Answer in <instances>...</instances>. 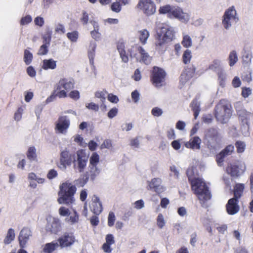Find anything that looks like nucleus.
Listing matches in <instances>:
<instances>
[{"mask_svg":"<svg viewBox=\"0 0 253 253\" xmlns=\"http://www.w3.org/2000/svg\"><path fill=\"white\" fill-rule=\"evenodd\" d=\"M66 220L72 224H75L79 221V215L77 214V212L75 211L69 217L66 219Z\"/></svg>","mask_w":253,"mask_h":253,"instance_id":"43","label":"nucleus"},{"mask_svg":"<svg viewBox=\"0 0 253 253\" xmlns=\"http://www.w3.org/2000/svg\"><path fill=\"white\" fill-rule=\"evenodd\" d=\"M59 247L58 243H50L45 245L43 251L45 253H51Z\"/></svg>","mask_w":253,"mask_h":253,"instance_id":"32","label":"nucleus"},{"mask_svg":"<svg viewBox=\"0 0 253 253\" xmlns=\"http://www.w3.org/2000/svg\"><path fill=\"white\" fill-rule=\"evenodd\" d=\"M218 76V80L220 86L224 87L225 85L226 74L222 70L217 73Z\"/></svg>","mask_w":253,"mask_h":253,"instance_id":"44","label":"nucleus"},{"mask_svg":"<svg viewBox=\"0 0 253 253\" xmlns=\"http://www.w3.org/2000/svg\"><path fill=\"white\" fill-rule=\"evenodd\" d=\"M50 41V38H49L48 40L46 38H44V43L41 45L40 47V49L38 51V54L40 55H46L48 51V46L49 45Z\"/></svg>","mask_w":253,"mask_h":253,"instance_id":"29","label":"nucleus"},{"mask_svg":"<svg viewBox=\"0 0 253 253\" xmlns=\"http://www.w3.org/2000/svg\"><path fill=\"white\" fill-rule=\"evenodd\" d=\"M32 236V232L30 228L23 227L19 233L18 241L20 247L22 248L26 247V244Z\"/></svg>","mask_w":253,"mask_h":253,"instance_id":"12","label":"nucleus"},{"mask_svg":"<svg viewBox=\"0 0 253 253\" xmlns=\"http://www.w3.org/2000/svg\"><path fill=\"white\" fill-rule=\"evenodd\" d=\"M60 246L62 248L68 247L72 245L75 242V238L71 233H65L58 240Z\"/></svg>","mask_w":253,"mask_h":253,"instance_id":"14","label":"nucleus"},{"mask_svg":"<svg viewBox=\"0 0 253 253\" xmlns=\"http://www.w3.org/2000/svg\"><path fill=\"white\" fill-rule=\"evenodd\" d=\"M33 55L27 49H25L24 53V61L26 65H29L32 61Z\"/></svg>","mask_w":253,"mask_h":253,"instance_id":"39","label":"nucleus"},{"mask_svg":"<svg viewBox=\"0 0 253 253\" xmlns=\"http://www.w3.org/2000/svg\"><path fill=\"white\" fill-rule=\"evenodd\" d=\"M69 96L72 99L77 100L80 98V93L77 90H73L69 93Z\"/></svg>","mask_w":253,"mask_h":253,"instance_id":"54","label":"nucleus"},{"mask_svg":"<svg viewBox=\"0 0 253 253\" xmlns=\"http://www.w3.org/2000/svg\"><path fill=\"white\" fill-rule=\"evenodd\" d=\"M166 75V72L163 69L154 67L151 77L153 84L157 87L162 86L165 84Z\"/></svg>","mask_w":253,"mask_h":253,"instance_id":"7","label":"nucleus"},{"mask_svg":"<svg viewBox=\"0 0 253 253\" xmlns=\"http://www.w3.org/2000/svg\"><path fill=\"white\" fill-rule=\"evenodd\" d=\"M231 108L232 107L230 102L225 99L220 100L216 106V110L219 111H230Z\"/></svg>","mask_w":253,"mask_h":253,"instance_id":"27","label":"nucleus"},{"mask_svg":"<svg viewBox=\"0 0 253 253\" xmlns=\"http://www.w3.org/2000/svg\"><path fill=\"white\" fill-rule=\"evenodd\" d=\"M214 115L217 121L222 124L226 123L231 116L230 112H215Z\"/></svg>","mask_w":253,"mask_h":253,"instance_id":"23","label":"nucleus"},{"mask_svg":"<svg viewBox=\"0 0 253 253\" xmlns=\"http://www.w3.org/2000/svg\"><path fill=\"white\" fill-rule=\"evenodd\" d=\"M92 201V202L90 206L91 211L96 215H99L103 210L102 204L99 198L96 195H93Z\"/></svg>","mask_w":253,"mask_h":253,"instance_id":"19","label":"nucleus"},{"mask_svg":"<svg viewBox=\"0 0 253 253\" xmlns=\"http://www.w3.org/2000/svg\"><path fill=\"white\" fill-rule=\"evenodd\" d=\"M99 30H92L90 32V34L92 38L96 41L99 40L101 37V34L98 32Z\"/></svg>","mask_w":253,"mask_h":253,"instance_id":"58","label":"nucleus"},{"mask_svg":"<svg viewBox=\"0 0 253 253\" xmlns=\"http://www.w3.org/2000/svg\"><path fill=\"white\" fill-rule=\"evenodd\" d=\"M69 125V120L65 116L61 117L59 118L58 122L56 125L55 129L58 132L65 134Z\"/></svg>","mask_w":253,"mask_h":253,"instance_id":"17","label":"nucleus"},{"mask_svg":"<svg viewBox=\"0 0 253 253\" xmlns=\"http://www.w3.org/2000/svg\"><path fill=\"white\" fill-rule=\"evenodd\" d=\"M241 129L243 135L245 136H248L250 135L249 127L248 125H243Z\"/></svg>","mask_w":253,"mask_h":253,"instance_id":"57","label":"nucleus"},{"mask_svg":"<svg viewBox=\"0 0 253 253\" xmlns=\"http://www.w3.org/2000/svg\"><path fill=\"white\" fill-rule=\"evenodd\" d=\"M99 156L96 153H93L89 159V166H97L99 163Z\"/></svg>","mask_w":253,"mask_h":253,"instance_id":"41","label":"nucleus"},{"mask_svg":"<svg viewBox=\"0 0 253 253\" xmlns=\"http://www.w3.org/2000/svg\"><path fill=\"white\" fill-rule=\"evenodd\" d=\"M238 21V18L237 17L236 11L234 6L230 7L225 11L222 24L226 29H229L232 24L236 23Z\"/></svg>","mask_w":253,"mask_h":253,"instance_id":"6","label":"nucleus"},{"mask_svg":"<svg viewBox=\"0 0 253 253\" xmlns=\"http://www.w3.org/2000/svg\"><path fill=\"white\" fill-rule=\"evenodd\" d=\"M175 7H172L169 5H166L160 7L159 12L162 14H168V16L170 18H172V11L174 10Z\"/></svg>","mask_w":253,"mask_h":253,"instance_id":"35","label":"nucleus"},{"mask_svg":"<svg viewBox=\"0 0 253 253\" xmlns=\"http://www.w3.org/2000/svg\"><path fill=\"white\" fill-rule=\"evenodd\" d=\"M192 58V54L191 50L186 49L182 55L183 62L184 64H186L189 63Z\"/></svg>","mask_w":253,"mask_h":253,"instance_id":"42","label":"nucleus"},{"mask_svg":"<svg viewBox=\"0 0 253 253\" xmlns=\"http://www.w3.org/2000/svg\"><path fill=\"white\" fill-rule=\"evenodd\" d=\"M201 144V139L198 136H194L189 141L185 142L184 145L187 148L199 150L200 149Z\"/></svg>","mask_w":253,"mask_h":253,"instance_id":"22","label":"nucleus"},{"mask_svg":"<svg viewBox=\"0 0 253 253\" xmlns=\"http://www.w3.org/2000/svg\"><path fill=\"white\" fill-rule=\"evenodd\" d=\"M205 138L208 147L211 151H214L218 147L221 136L216 128L211 127L207 129L205 132Z\"/></svg>","mask_w":253,"mask_h":253,"instance_id":"4","label":"nucleus"},{"mask_svg":"<svg viewBox=\"0 0 253 253\" xmlns=\"http://www.w3.org/2000/svg\"><path fill=\"white\" fill-rule=\"evenodd\" d=\"M116 220L115 214L113 212H110L108 217V225L109 227H112L114 224Z\"/></svg>","mask_w":253,"mask_h":253,"instance_id":"50","label":"nucleus"},{"mask_svg":"<svg viewBox=\"0 0 253 253\" xmlns=\"http://www.w3.org/2000/svg\"><path fill=\"white\" fill-rule=\"evenodd\" d=\"M27 157L30 160H35L36 158V149L34 147L29 148L27 152Z\"/></svg>","mask_w":253,"mask_h":253,"instance_id":"45","label":"nucleus"},{"mask_svg":"<svg viewBox=\"0 0 253 253\" xmlns=\"http://www.w3.org/2000/svg\"><path fill=\"white\" fill-rule=\"evenodd\" d=\"M191 106L193 111H200V103L197 99L193 100L191 103Z\"/></svg>","mask_w":253,"mask_h":253,"instance_id":"52","label":"nucleus"},{"mask_svg":"<svg viewBox=\"0 0 253 253\" xmlns=\"http://www.w3.org/2000/svg\"><path fill=\"white\" fill-rule=\"evenodd\" d=\"M47 223L46 226V230L52 234H56L61 230V225L58 218L49 217L47 218Z\"/></svg>","mask_w":253,"mask_h":253,"instance_id":"9","label":"nucleus"},{"mask_svg":"<svg viewBox=\"0 0 253 253\" xmlns=\"http://www.w3.org/2000/svg\"><path fill=\"white\" fill-rule=\"evenodd\" d=\"M238 199L236 198L230 199L226 205V210L229 214H235L239 211V206L238 205Z\"/></svg>","mask_w":253,"mask_h":253,"instance_id":"21","label":"nucleus"},{"mask_svg":"<svg viewBox=\"0 0 253 253\" xmlns=\"http://www.w3.org/2000/svg\"><path fill=\"white\" fill-rule=\"evenodd\" d=\"M32 21V18L30 15H27L23 17L21 20V24L25 25L29 23Z\"/></svg>","mask_w":253,"mask_h":253,"instance_id":"63","label":"nucleus"},{"mask_svg":"<svg viewBox=\"0 0 253 253\" xmlns=\"http://www.w3.org/2000/svg\"><path fill=\"white\" fill-rule=\"evenodd\" d=\"M149 36V32L146 29H142L138 31L137 32V36L139 41L143 44H145L147 43V40Z\"/></svg>","mask_w":253,"mask_h":253,"instance_id":"26","label":"nucleus"},{"mask_svg":"<svg viewBox=\"0 0 253 253\" xmlns=\"http://www.w3.org/2000/svg\"><path fill=\"white\" fill-rule=\"evenodd\" d=\"M137 6L148 16L156 12L155 5L152 0H139Z\"/></svg>","mask_w":253,"mask_h":253,"instance_id":"8","label":"nucleus"},{"mask_svg":"<svg viewBox=\"0 0 253 253\" xmlns=\"http://www.w3.org/2000/svg\"><path fill=\"white\" fill-rule=\"evenodd\" d=\"M57 172L54 169H50L47 174V177L49 179H52L57 176Z\"/></svg>","mask_w":253,"mask_h":253,"instance_id":"56","label":"nucleus"},{"mask_svg":"<svg viewBox=\"0 0 253 253\" xmlns=\"http://www.w3.org/2000/svg\"><path fill=\"white\" fill-rule=\"evenodd\" d=\"M234 147L232 145H228L216 156V161L219 166H222L225 158L231 155L234 152Z\"/></svg>","mask_w":253,"mask_h":253,"instance_id":"13","label":"nucleus"},{"mask_svg":"<svg viewBox=\"0 0 253 253\" xmlns=\"http://www.w3.org/2000/svg\"><path fill=\"white\" fill-rule=\"evenodd\" d=\"M108 93L106 90H103L101 91H97L95 92V96L97 98H100L102 103L100 106L101 110H104L106 109V103H107L106 101V97L107 96Z\"/></svg>","mask_w":253,"mask_h":253,"instance_id":"25","label":"nucleus"},{"mask_svg":"<svg viewBox=\"0 0 253 253\" xmlns=\"http://www.w3.org/2000/svg\"><path fill=\"white\" fill-rule=\"evenodd\" d=\"M100 172V169L97 166H89L88 170L83 175L82 186L85 184L89 178L91 180L93 181L99 175Z\"/></svg>","mask_w":253,"mask_h":253,"instance_id":"10","label":"nucleus"},{"mask_svg":"<svg viewBox=\"0 0 253 253\" xmlns=\"http://www.w3.org/2000/svg\"><path fill=\"white\" fill-rule=\"evenodd\" d=\"M86 107L89 110L96 111L98 109V106L93 102L86 104Z\"/></svg>","mask_w":253,"mask_h":253,"instance_id":"64","label":"nucleus"},{"mask_svg":"<svg viewBox=\"0 0 253 253\" xmlns=\"http://www.w3.org/2000/svg\"><path fill=\"white\" fill-rule=\"evenodd\" d=\"M221 61L219 60H214L212 63L209 65V69L212 70L218 73L220 71L222 70L220 67Z\"/></svg>","mask_w":253,"mask_h":253,"instance_id":"34","label":"nucleus"},{"mask_svg":"<svg viewBox=\"0 0 253 253\" xmlns=\"http://www.w3.org/2000/svg\"><path fill=\"white\" fill-rule=\"evenodd\" d=\"M244 185L243 184H237L234 187V197L233 198L239 199L242 196Z\"/></svg>","mask_w":253,"mask_h":253,"instance_id":"33","label":"nucleus"},{"mask_svg":"<svg viewBox=\"0 0 253 253\" xmlns=\"http://www.w3.org/2000/svg\"><path fill=\"white\" fill-rule=\"evenodd\" d=\"M191 185L192 191L197 196L202 207H205V203L211 197L209 187L203 179L199 177L195 179Z\"/></svg>","mask_w":253,"mask_h":253,"instance_id":"1","label":"nucleus"},{"mask_svg":"<svg viewBox=\"0 0 253 253\" xmlns=\"http://www.w3.org/2000/svg\"><path fill=\"white\" fill-rule=\"evenodd\" d=\"M246 169V165L244 163L240 164L239 165L229 164L226 168V172L231 176L237 177L241 173H244Z\"/></svg>","mask_w":253,"mask_h":253,"instance_id":"11","label":"nucleus"},{"mask_svg":"<svg viewBox=\"0 0 253 253\" xmlns=\"http://www.w3.org/2000/svg\"><path fill=\"white\" fill-rule=\"evenodd\" d=\"M111 9L112 11L118 13L121 10V6L118 0L113 2L111 6Z\"/></svg>","mask_w":253,"mask_h":253,"instance_id":"51","label":"nucleus"},{"mask_svg":"<svg viewBox=\"0 0 253 253\" xmlns=\"http://www.w3.org/2000/svg\"><path fill=\"white\" fill-rule=\"evenodd\" d=\"M140 54V57L136 56L137 61L140 62H143L145 64H149L151 62V57L145 49L139 45H135L133 47Z\"/></svg>","mask_w":253,"mask_h":253,"instance_id":"16","label":"nucleus"},{"mask_svg":"<svg viewBox=\"0 0 253 253\" xmlns=\"http://www.w3.org/2000/svg\"><path fill=\"white\" fill-rule=\"evenodd\" d=\"M69 151L66 150L63 151L61 153L60 163L58 167L62 170H65L66 169L67 166H69L71 164V160L69 157Z\"/></svg>","mask_w":253,"mask_h":253,"instance_id":"20","label":"nucleus"},{"mask_svg":"<svg viewBox=\"0 0 253 253\" xmlns=\"http://www.w3.org/2000/svg\"><path fill=\"white\" fill-rule=\"evenodd\" d=\"M96 47V44L94 42H91L90 43L88 51V56L89 59V62L90 64H93V59L95 56V50Z\"/></svg>","mask_w":253,"mask_h":253,"instance_id":"31","label":"nucleus"},{"mask_svg":"<svg viewBox=\"0 0 253 253\" xmlns=\"http://www.w3.org/2000/svg\"><path fill=\"white\" fill-rule=\"evenodd\" d=\"M174 35V32L172 27L162 24L157 30L156 46H162L166 43L171 41Z\"/></svg>","mask_w":253,"mask_h":253,"instance_id":"3","label":"nucleus"},{"mask_svg":"<svg viewBox=\"0 0 253 253\" xmlns=\"http://www.w3.org/2000/svg\"><path fill=\"white\" fill-rule=\"evenodd\" d=\"M27 73L31 77H34L36 76V72L32 66H29L27 69Z\"/></svg>","mask_w":253,"mask_h":253,"instance_id":"61","label":"nucleus"},{"mask_svg":"<svg viewBox=\"0 0 253 253\" xmlns=\"http://www.w3.org/2000/svg\"><path fill=\"white\" fill-rule=\"evenodd\" d=\"M106 242L107 244L113 245L115 243L114 237L112 234H107L105 238Z\"/></svg>","mask_w":253,"mask_h":253,"instance_id":"60","label":"nucleus"},{"mask_svg":"<svg viewBox=\"0 0 253 253\" xmlns=\"http://www.w3.org/2000/svg\"><path fill=\"white\" fill-rule=\"evenodd\" d=\"M172 17L179 19L183 23H186L190 19V15L188 13L184 12L180 8L175 7L174 10L172 11Z\"/></svg>","mask_w":253,"mask_h":253,"instance_id":"18","label":"nucleus"},{"mask_svg":"<svg viewBox=\"0 0 253 253\" xmlns=\"http://www.w3.org/2000/svg\"><path fill=\"white\" fill-rule=\"evenodd\" d=\"M74 87V83L71 81H68L66 79L61 80L57 85L56 89L60 90L64 88L66 90H69Z\"/></svg>","mask_w":253,"mask_h":253,"instance_id":"24","label":"nucleus"},{"mask_svg":"<svg viewBox=\"0 0 253 253\" xmlns=\"http://www.w3.org/2000/svg\"><path fill=\"white\" fill-rule=\"evenodd\" d=\"M34 22L36 25L41 27L44 24V20L42 17L38 16L35 18Z\"/></svg>","mask_w":253,"mask_h":253,"instance_id":"62","label":"nucleus"},{"mask_svg":"<svg viewBox=\"0 0 253 253\" xmlns=\"http://www.w3.org/2000/svg\"><path fill=\"white\" fill-rule=\"evenodd\" d=\"M112 141L111 140L109 139H106L104 141L103 143L101 145V148L104 149V148H107V149H110L112 147Z\"/></svg>","mask_w":253,"mask_h":253,"instance_id":"53","label":"nucleus"},{"mask_svg":"<svg viewBox=\"0 0 253 253\" xmlns=\"http://www.w3.org/2000/svg\"><path fill=\"white\" fill-rule=\"evenodd\" d=\"M157 224L158 226L161 229L163 228L165 226V221L163 215L162 214L158 215L157 219Z\"/></svg>","mask_w":253,"mask_h":253,"instance_id":"49","label":"nucleus"},{"mask_svg":"<svg viewBox=\"0 0 253 253\" xmlns=\"http://www.w3.org/2000/svg\"><path fill=\"white\" fill-rule=\"evenodd\" d=\"M76 191L75 186L71 183H64L60 186L57 201L60 204L70 205L75 201L73 196Z\"/></svg>","mask_w":253,"mask_h":253,"instance_id":"2","label":"nucleus"},{"mask_svg":"<svg viewBox=\"0 0 253 253\" xmlns=\"http://www.w3.org/2000/svg\"><path fill=\"white\" fill-rule=\"evenodd\" d=\"M195 170L196 169L194 167L189 168L187 170L186 174L190 183H191L193 181H194L195 179L197 178L196 177Z\"/></svg>","mask_w":253,"mask_h":253,"instance_id":"36","label":"nucleus"},{"mask_svg":"<svg viewBox=\"0 0 253 253\" xmlns=\"http://www.w3.org/2000/svg\"><path fill=\"white\" fill-rule=\"evenodd\" d=\"M59 213L61 216H67L69 214V210L64 207H61L59 209Z\"/></svg>","mask_w":253,"mask_h":253,"instance_id":"59","label":"nucleus"},{"mask_svg":"<svg viewBox=\"0 0 253 253\" xmlns=\"http://www.w3.org/2000/svg\"><path fill=\"white\" fill-rule=\"evenodd\" d=\"M229 65L233 66L238 61V56L235 50L232 51L229 56Z\"/></svg>","mask_w":253,"mask_h":253,"instance_id":"38","label":"nucleus"},{"mask_svg":"<svg viewBox=\"0 0 253 253\" xmlns=\"http://www.w3.org/2000/svg\"><path fill=\"white\" fill-rule=\"evenodd\" d=\"M15 238L14 230L10 228L7 232V235L4 240V243L5 244H9L13 241Z\"/></svg>","mask_w":253,"mask_h":253,"instance_id":"37","label":"nucleus"},{"mask_svg":"<svg viewBox=\"0 0 253 253\" xmlns=\"http://www.w3.org/2000/svg\"><path fill=\"white\" fill-rule=\"evenodd\" d=\"M79 34L77 31H73L67 34L68 38L72 42H76L78 38Z\"/></svg>","mask_w":253,"mask_h":253,"instance_id":"46","label":"nucleus"},{"mask_svg":"<svg viewBox=\"0 0 253 253\" xmlns=\"http://www.w3.org/2000/svg\"><path fill=\"white\" fill-rule=\"evenodd\" d=\"M196 69V67L192 65V67L186 69L184 74L188 76V78H191L194 76Z\"/></svg>","mask_w":253,"mask_h":253,"instance_id":"48","label":"nucleus"},{"mask_svg":"<svg viewBox=\"0 0 253 253\" xmlns=\"http://www.w3.org/2000/svg\"><path fill=\"white\" fill-rule=\"evenodd\" d=\"M235 146L238 153H243L245 150L246 144L244 142L238 141L236 142Z\"/></svg>","mask_w":253,"mask_h":253,"instance_id":"47","label":"nucleus"},{"mask_svg":"<svg viewBox=\"0 0 253 253\" xmlns=\"http://www.w3.org/2000/svg\"><path fill=\"white\" fill-rule=\"evenodd\" d=\"M56 96L59 98L66 96V92L63 90H57L46 99V102H50L53 101Z\"/></svg>","mask_w":253,"mask_h":253,"instance_id":"30","label":"nucleus"},{"mask_svg":"<svg viewBox=\"0 0 253 253\" xmlns=\"http://www.w3.org/2000/svg\"><path fill=\"white\" fill-rule=\"evenodd\" d=\"M42 63V68L44 70L54 69L56 67V61L52 59H44Z\"/></svg>","mask_w":253,"mask_h":253,"instance_id":"28","label":"nucleus"},{"mask_svg":"<svg viewBox=\"0 0 253 253\" xmlns=\"http://www.w3.org/2000/svg\"><path fill=\"white\" fill-rule=\"evenodd\" d=\"M107 98L108 101L111 102L116 103L118 102V97L112 93H109L107 94Z\"/></svg>","mask_w":253,"mask_h":253,"instance_id":"55","label":"nucleus"},{"mask_svg":"<svg viewBox=\"0 0 253 253\" xmlns=\"http://www.w3.org/2000/svg\"><path fill=\"white\" fill-rule=\"evenodd\" d=\"M89 155L84 150H79L73 160V168L78 172H83L86 167Z\"/></svg>","mask_w":253,"mask_h":253,"instance_id":"5","label":"nucleus"},{"mask_svg":"<svg viewBox=\"0 0 253 253\" xmlns=\"http://www.w3.org/2000/svg\"><path fill=\"white\" fill-rule=\"evenodd\" d=\"M147 189L157 193H161L165 191L164 187L161 185L162 180L159 178H154L150 181H148Z\"/></svg>","mask_w":253,"mask_h":253,"instance_id":"15","label":"nucleus"},{"mask_svg":"<svg viewBox=\"0 0 253 253\" xmlns=\"http://www.w3.org/2000/svg\"><path fill=\"white\" fill-rule=\"evenodd\" d=\"M192 39L190 37L187 35H184L183 36V40L181 42L182 44L185 47H189L192 46Z\"/></svg>","mask_w":253,"mask_h":253,"instance_id":"40","label":"nucleus"}]
</instances>
